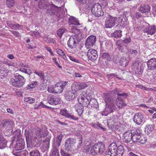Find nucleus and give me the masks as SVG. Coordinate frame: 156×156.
<instances>
[{
	"mask_svg": "<svg viewBox=\"0 0 156 156\" xmlns=\"http://www.w3.org/2000/svg\"><path fill=\"white\" fill-rule=\"evenodd\" d=\"M68 82L61 81L57 83L55 86L54 90L56 94H60L62 92Z\"/></svg>",
	"mask_w": 156,
	"mask_h": 156,
	"instance_id": "obj_11",
	"label": "nucleus"
},
{
	"mask_svg": "<svg viewBox=\"0 0 156 156\" xmlns=\"http://www.w3.org/2000/svg\"><path fill=\"white\" fill-rule=\"evenodd\" d=\"M36 138L37 139L38 138L40 140H41L42 137H44L47 136V130L45 127L41 129L38 128L36 130Z\"/></svg>",
	"mask_w": 156,
	"mask_h": 156,
	"instance_id": "obj_12",
	"label": "nucleus"
},
{
	"mask_svg": "<svg viewBox=\"0 0 156 156\" xmlns=\"http://www.w3.org/2000/svg\"><path fill=\"white\" fill-rule=\"evenodd\" d=\"M14 125V122L9 119L3 120L0 125L2 130L4 131L12 130Z\"/></svg>",
	"mask_w": 156,
	"mask_h": 156,
	"instance_id": "obj_4",
	"label": "nucleus"
},
{
	"mask_svg": "<svg viewBox=\"0 0 156 156\" xmlns=\"http://www.w3.org/2000/svg\"><path fill=\"white\" fill-rule=\"evenodd\" d=\"M69 25H74L76 26H80L81 24L79 21L75 17L71 16L69 19Z\"/></svg>",
	"mask_w": 156,
	"mask_h": 156,
	"instance_id": "obj_25",
	"label": "nucleus"
},
{
	"mask_svg": "<svg viewBox=\"0 0 156 156\" xmlns=\"http://www.w3.org/2000/svg\"><path fill=\"white\" fill-rule=\"evenodd\" d=\"M122 139L125 142L131 143L132 141V133L130 131L125 133L123 135Z\"/></svg>",
	"mask_w": 156,
	"mask_h": 156,
	"instance_id": "obj_17",
	"label": "nucleus"
},
{
	"mask_svg": "<svg viewBox=\"0 0 156 156\" xmlns=\"http://www.w3.org/2000/svg\"><path fill=\"white\" fill-rule=\"evenodd\" d=\"M122 31L120 30H115L112 36L117 38H120L122 35Z\"/></svg>",
	"mask_w": 156,
	"mask_h": 156,
	"instance_id": "obj_34",
	"label": "nucleus"
},
{
	"mask_svg": "<svg viewBox=\"0 0 156 156\" xmlns=\"http://www.w3.org/2000/svg\"><path fill=\"white\" fill-rule=\"evenodd\" d=\"M151 8L148 5L140 6L139 8L140 11L142 13L148 12L150 10Z\"/></svg>",
	"mask_w": 156,
	"mask_h": 156,
	"instance_id": "obj_27",
	"label": "nucleus"
},
{
	"mask_svg": "<svg viewBox=\"0 0 156 156\" xmlns=\"http://www.w3.org/2000/svg\"><path fill=\"white\" fill-rule=\"evenodd\" d=\"M60 114L70 119L74 120H77L79 119L78 117L74 116V115L72 113H68L67 110L66 109L61 110L60 112Z\"/></svg>",
	"mask_w": 156,
	"mask_h": 156,
	"instance_id": "obj_16",
	"label": "nucleus"
},
{
	"mask_svg": "<svg viewBox=\"0 0 156 156\" xmlns=\"http://www.w3.org/2000/svg\"><path fill=\"white\" fill-rule=\"evenodd\" d=\"M104 98L106 104L110 103L113 104L114 102L113 98L110 94H105L104 95Z\"/></svg>",
	"mask_w": 156,
	"mask_h": 156,
	"instance_id": "obj_26",
	"label": "nucleus"
},
{
	"mask_svg": "<svg viewBox=\"0 0 156 156\" xmlns=\"http://www.w3.org/2000/svg\"><path fill=\"white\" fill-rule=\"evenodd\" d=\"M50 139L49 138H47L43 142V144L44 146L46 148H48L49 147Z\"/></svg>",
	"mask_w": 156,
	"mask_h": 156,
	"instance_id": "obj_45",
	"label": "nucleus"
},
{
	"mask_svg": "<svg viewBox=\"0 0 156 156\" xmlns=\"http://www.w3.org/2000/svg\"><path fill=\"white\" fill-rule=\"evenodd\" d=\"M71 32L74 34H75V35H77L78 37L79 35H81L80 30L77 27H74L72 29Z\"/></svg>",
	"mask_w": 156,
	"mask_h": 156,
	"instance_id": "obj_35",
	"label": "nucleus"
},
{
	"mask_svg": "<svg viewBox=\"0 0 156 156\" xmlns=\"http://www.w3.org/2000/svg\"><path fill=\"white\" fill-rule=\"evenodd\" d=\"M69 58L70 60L71 61L76 62V63L79 62V61L78 59L75 58L74 57H72L71 56H69Z\"/></svg>",
	"mask_w": 156,
	"mask_h": 156,
	"instance_id": "obj_63",
	"label": "nucleus"
},
{
	"mask_svg": "<svg viewBox=\"0 0 156 156\" xmlns=\"http://www.w3.org/2000/svg\"><path fill=\"white\" fill-rule=\"evenodd\" d=\"M139 64L138 62H135L133 63L132 67L134 71L137 72L139 71Z\"/></svg>",
	"mask_w": 156,
	"mask_h": 156,
	"instance_id": "obj_37",
	"label": "nucleus"
},
{
	"mask_svg": "<svg viewBox=\"0 0 156 156\" xmlns=\"http://www.w3.org/2000/svg\"><path fill=\"white\" fill-rule=\"evenodd\" d=\"M117 18L108 15L105 22V26L106 28H111L115 24Z\"/></svg>",
	"mask_w": 156,
	"mask_h": 156,
	"instance_id": "obj_8",
	"label": "nucleus"
},
{
	"mask_svg": "<svg viewBox=\"0 0 156 156\" xmlns=\"http://www.w3.org/2000/svg\"><path fill=\"white\" fill-rule=\"evenodd\" d=\"M101 57L108 60H110L111 58L109 54L108 53L104 52L101 55Z\"/></svg>",
	"mask_w": 156,
	"mask_h": 156,
	"instance_id": "obj_48",
	"label": "nucleus"
},
{
	"mask_svg": "<svg viewBox=\"0 0 156 156\" xmlns=\"http://www.w3.org/2000/svg\"><path fill=\"white\" fill-rule=\"evenodd\" d=\"M147 139L143 136H141L132 133V141L135 143H139L144 144L146 142Z\"/></svg>",
	"mask_w": 156,
	"mask_h": 156,
	"instance_id": "obj_9",
	"label": "nucleus"
},
{
	"mask_svg": "<svg viewBox=\"0 0 156 156\" xmlns=\"http://www.w3.org/2000/svg\"><path fill=\"white\" fill-rule=\"evenodd\" d=\"M109 109L110 110V112H113L115 109L116 107L114 105L111 104L108 106Z\"/></svg>",
	"mask_w": 156,
	"mask_h": 156,
	"instance_id": "obj_52",
	"label": "nucleus"
},
{
	"mask_svg": "<svg viewBox=\"0 0 156 156\" xmlns=\"http://www.w3.org/2000/svg\"><path fill=\"white\" fill-rule=\"evenodd\" d=\"M78 85V84L77 82L73 83L71 86V91L73 93H76V92L80 90Z\"/></svg>",
	"mask_w": 156,
	"mask_h": 156,
	"instance_id": "obj_30",
	"label": "nucleus"
},
{
	"mask_svg": "<svg viewBox=\"0 0 156 156\" xmlns=\"http://www.w3.org/2000/svg\"><path fill=\"white\" fill-rule=\"evenodd\" d=\"M138 53V51L137 50L133 49H129V54L132 55L133 56H136Z\"/></svg>",
	"mask_w": 156,
	"mask_h": 156,
	"instance_id": "obj_46",
	"label": "nucleus"
},
{
	"mask_svg": "<svg viewBox=\"0 0 156 156\" xmlns=\"http://www.w3.org/2000/svg\"><path fill=\"white\" fill-rule=\"evenodd\" d=\"M61 154L62 156H71L70 154L64 151H61Z\"/></svg>",
	"mask_w": 156,
	"mask_h": 156,
	"instance_id": "obj_64",
	"label": "nucleus"
},
{
	"mask_svg": "<svg viewBox=\"0 0 156 156\" xmlns=\"http://www.w3.org/2000/svg\"><path fill=\"white\" fill-rule=\"evenodd\" d=\"M62 6L59 5L56 6L53 4H50L49 5V8H50V10L49 11L51 15H56L58 16L59 12L60 11Z\"/></svg>",
	"mask_w": 156,
	"mask_h": 156,
	"instance_id": "obj_15",
	"label": "nucleus"
},
{
	"mask_svg": "<svg viewBox=\"0 0 156 156\" xmlns=\"http://www.w3.org/2000/svg\"><path fill=\"white\" fill-rule=\"evenodd\" d=\"M52 156H59V152L57 149H54L52 152Z\"/></svg>",
	"mask_w": 156,
	"mask_h": 156,
	"instance_id": "obj_51",
	"label": "nucleus"
},
{
	"mask_svg": "<svg viewBox=\"0 0 156 156\" xmlns=\"http://www.w3.org/2000/svg\"><path fill=\"white\" fill-rule=\"evenodd\" d=\"M37 81H35L33 83H32L29 85H28V87L29 88H33L37 86Z\"/></svg>",
	"mask_w": 156,
	"mask_h": 156,
	"instance_id": "obj_50",
	"label": "nucleus"
},
{
	"mask_svg": "<svg viewBox=\"0 0 156 156\" xmlns=\"http://www.w3.org/2000/svg\"><path fill=\"white\" fill-rule=\"evenodd\" d=\"M25 142L22 139H20L16 141L15 149L16 151H19L24 148Z\"/></svg>",
	"mask_w": 156,
	"mask_h": 156,
	"instance_id": "obj_21",
	"label": "nucleus"
},
{
	"mask_svg": "<svg viewBox=\"0 0 156 156\" xmlns=\"http://www.w3.org/2000/svg\"><path fill=\"white\" fill-rule=\"evenodd\" d=\"M56 51L57 53L60 55L61 56L62 55H63V54L64 53V52L61 49H57Z\"/></svg>",
	"mask_w": 156,
	"mask_h": 156,
	"instance_id": "obj_62",
	"label": "nucleus"
},
{
	"mask_svg": "<svg viewBox=\"0 0 156 156\" xmlns=\"http://www.w3.org/2000/svg\"><path fill=\"white\" fill-rule=\"evenodd\" d=\"M19 26H20V25L18 24H12V25L10 26V27L13 29H16Z\"/></svg>",
	"mask_w": 156,
	"mask_h": 156,
	"instance_id": "obj_61",
	"label": "nucleus"
},
{
	"mask_svg": "<svg viewBox=\"0 0 156 156\" xmlns=\"http://www.w3.org/2000/svg\"><path fill=\"white\" fill-rule=\"evenodd\" d=\"M96 41V37L94 35H90L87 38L85 43V46L87 49L94 46Z\"/></svg>",
	"mask_w": 156,
	"mask_h": 156,
	"instance_id": "obj_10",
	"label": "nucleus"
},
{
	"mask_svg": "<svg viewBox=\"0 0 156 156\" xmlns=\"http://www.w3.org/2000/svg\"><path fill=\"white\" fill-rule=\"evenodd\" d=\"M108 106L105 108L104 111L102 112V115H107L109 113H111L112 112H110V110L109 109Z\"/></svg>",
	"mask_w": 156,
	"mask_h": 156,
	"instance_id": "obj_49",
	"label": "nucleus"
},
{
	"mask_svg": "<svg viewBox=\"0 0 156 156\" xmlns=\"http://www.w3.org/2000/svg\"><path fill=\"white\" fill-rule=\"evenodd\" d=\"M15 4L14 0H6V4L8 7H13Z\"/></svg>",
	"mask_w": 156,
	"mask_h": 156,
	"instance_id": "obj_40",
	"label": "nucleus"
},
{
	"mask_svg": "<svg viewBox=\"0 0 156 156\" xmlns=\"http://www.w3.org/2000/svg\"><path fill=\"white\" fill-rule=\"evenodd\" d=\"M153 129V127L151 125L147 124L145 127V132L148 134L151 133Z\"/></svg>",
	"mask_w": 156,
	"mask_h": 156,
	"instance_id": "obj_29",
	"label": "nucleus"
},
{
	"mask_svg": "<svg viewBox=\"0 0 156 156\" xmlns=\"http://www.w3.org/2000/svg\"><path fill=\"white\" fill-rule=\"evenodd\" d=\"M92 125L93 127L96 128L98 129H101L104 131H105L106 130V129L104 127H103V126L101 124L98 122H97L96 123H92Z\"/></svg>",
	"mask_w": 156,
	"mask_h": 156,
	"instance_id": "obj_32",
	"label": "nucleus"
},
{
	"mask_svg": "<svg viewBox=\"0 0 156 156\" xmlns=\"http://www.w3.org/2000/svg\"><path fill=\"white\" fill-rule=\"evenodd\" d=\"M78 100L79 103L83 105V107L87 106L93 101L96 102L95 100L93 99L89 101L86 97H84L83 94H80V96L78 98Z\"/></svg>",
	"mask_w": 156,
	"mask_h": 156,
	"instance_id": "obj_14",
	"label": "nucleus"
},
{
	"mask_svg": "<svg viewBox=\"0 0 156 156\" xmlns=\"http://www.w3.org/2000/svg\"><path fill=\"white\" fill-rule=\"evenodd\" d=\"M131 41V39L130 38H127L125 39L123 41H122L121 43V45H122V44H127L130 42Z\"/></svg>",
	"mask_w": 156,
	"mask_h": 156,
	"instance_id": "obj_55",
	"label": "nucleus"
},
{
	"mask_svg": "<svg viewBox=\"0 0 156 156\" xmlns=\"http://www.w3.org/2000/svg\"><path fill=\"white\" fill-rule=\"evenodd\" d=\"M74 108L79 115L80 116L83 111V106L79 103L74 106Z\"/></svg>",
	"mask_w": 156,
	"mask_h": 156,
	"instance_id": "obj_24",
	"label": "nucleus"
},
{
	"mask_svg": "<svg viewBox=\"0 0 156 156\" xmlns=\"http://www.w3.org/2000/svg\"><path fill=\"white\" fill-rule=\"evenodd\" d=\"M62 135L61 134L58 135L57 136V140L56 142L58 144V147H59L60 145V143L62 141Z\"/></svg>",
	"mask_w": 156,
	"mask_h": 156,
	"instance_id": "obj_43",
	"label": "nucleus"
},
{
	"mask_svg": "<svg viewBox=\"0 0 156 156\" xmlns=\"http://www.w3.org/2000/svg\"><path fill=\"white\" fill-rule=\"evenodd\" d=\"M48 92L49 93H56L55 91V90H54V87H51L48 88Z\"/></svg>",
	"mask_w": 156,
	"mask_h": 156,
	"instance_id": "obj_59",
	"label": "nucleus"
},
{
	"mask_svg": "<svg viewBox=\"0 0 156 156\" xmlns=\"http://www.w3.org/2000/svg\"><path fill=\"white\" fill-rule=\"evenodd\" d=\"M78 84V86L80 90L84 89L87 87V85L84 82H77Z\"/></svg>",
	"mask_w": 156,
	"mask_h": 156,
	"instance_id": "obj_41",
	"label": "nucleus"
},
{
	"mask_svg": "<svg viewBox=\"0 0 156 156\" xmlns=\"http://www.w3.org/2000/svg\"><path fill=\"white\" fill-rule=\"evenodd\" d=\"M156 29L154 26H151L147 27L143 30L145 33H147L148 34H153L156 31Z\"/></svg>",
	"mask_w": 156,
	"mask_h": 156,
	"instance_id": "obj_23",
	"label": "nucleus"
},
{
	"mask_svg": "<svg viewBox=\"0 0 156 156\" xmlns=\"http://www.w3.org/2000/svg\"><path fill=\"white\" fill-rule=\"evenodd\" d=\"M142 130L140 128H139L137 129L136 131L133 132V133H136L137 134L141 135L142 134Z\"/></svg>",
	"mask_w": 156,
	"mask_h": 156,
	"instance_id": "obj_56",
	"label": "nucleus"
},
{
	"mask_svg": "<svg viewBox=\"0 0 156 156\" xmlns=\"http://www.w3.org/2000/svg\"><path fill=\"white\" fill-rule=\"evenodd\" d=\"M26 80L22 76L18 75L14 76L11 79L9 83L11 85L15 87L20 88L25 83Z\"/></svg>",
	"mask_w": 156,
	"mask_h": 156,
	"instance_id": "obj_2",
	"label": "nucleus"
},
{
	"mask_svg": "<svg viewBox=\"0 0 156 156\" xmlns=\"http://www.w3.org/2000/svg\"><path fill=\"white\" fill-rule=\"evenodd\" d=\"M65 98L69 101H72L76 98L77 97V93L72 92L71 91H69L66 92L64 94Z\"/></svg>",
	"mask_w": 156,
	"mask_h": 156,
	"instance_id": "obj_20",
	"label": "nucleus"
},
{
	"mask_svg": "<svg viewBox=\"0 0 156 156\" xmlns=\"http://www.w3.org/2000/svg\"><path fill=\"white\" fill-rule=\"evenodd\" d=\"M144 120L143 115L140 113H136L133 118V121L138 125H140L143 122Z\"/></svg>",
	"mask_w": 156,
	"mask_h": 156,
	"instance_id": "obj_19",
	"label": "nucleus"
},
{
	"mask_svg": "<svg viewBox=\"0 0 156 156\" xmlns=\"http://www.w3.org/2000/svg\"><path fill=\"white\" fill-rule=\"evenodd\" d=\"M60 99L58 97L51 96L49 97L48 101L51 105H57L60 102Z\"/></svg>",
	"mask_w": 156,
	"mask_h": 156,
	"instance_id": "obj_22",
	"label": "nucleus"
},
{
	"mask_svg": "<svg viewBox=\"0 0 156 156\" xmlns=\"http://www.w3.org/2000/svg\"><path fill=\"white\" fill-rule=\"evenodd\" d=\"M6 145L5 140L3 137L0 134V149H2L4 148Z\"/></svg>",
	"mask_w": 156,
	"mask_h": 156,
	"instance_id": "obj_31",
	"label": "nucleus"
},
{
	"mask_svg": "<svg viewBox=\"0 0 156 156\" xmlns=\"http://www.w3.org/2000/svg\"><path fill=\"white\" fill-rule=\"evenodd\" d=\"M67 32V30L65 28H60L57 31V35L60 38H61L62 34Z\"/></svg>",
	"mask_w": 156,
	"mask_h": 156,
	"instance_id": "obj_36",
	"label": "nucleus"
},
{
	"mask_svg": "<svg viewBox=\"0 0 156 156\" xmlns=\"http://www.w3.org/2000/svg\"><path fill=\"white\" fill-rule=\"evenodd\" d=\"M105 150V144L102 142L95 144L91 148L90 152L94 155L98 154H101Z\"/></svg>",
	"mask_w": 156,
	"mask_h": 156,
	"instance_id": "obj_3",
	"label": "nucleus"
},
{
	"mask_svg": "<svg viewBox=\"0 0 156 156\" xmlns=\"http://www.w3.org/2000/svg\"><path fill=\"white\" fill-rule=\"evenodd\" d=\"M34 73L39 76L43 77L44 76L43 73L41 71H39L37 70H35Z\"/></svg>",
	"mask_w": 156,
	"mask_h": 156,
	"instance_id": "obj_60",
	"label": "nucleus"
},
{
	"mask_svg": "<svg viewBox=\"0 0 156 156\" xmlns=\"http://www.w3.org/2000/svg\"><path fill=\"white\" fill-rule=\"evenodd\" d=\"M30 156H40V154L37 150H34L30 152Z\"/></svg>",
	"mask_w": 156,
	"mask_h": 156,
	"instance_id": "obj_42",
	"label": "nucleus"
},
{
	"mask_svg": "<svg viewBox=\"0 0 156 156\" xmlns=\"http://www.w3.org/2000/svg\"><path fill=\"white\" fill-rule=\"evenodd\" d=\"M80 41V39L77 35H72L68 41L67 44L70 48H76Z\"/></svg>",
	"mask_w": 156,
	"mask_h": 156,
	"instance_id": "obj_6",
	"label": "nucleus"
},
{
	"mask_svg": "<svg viewBox=\"0 0 156 156\" xmlns=\"http://www.w3.org/2000/svg\"><path fill=\"white\" fill-rule=\"evenodd\" d=\"M108 151H106L105 156H116L118 147L116 143H113L108 147Z\"/></svg>",
	"mask_w": 156,
	"mask_h": 156,
	"instance_id": "obj_7",
	"label": "nucleus"
},
{
	"mask_svg": "<svg viewBox=\"0 0 156 156\" xmlns=\"http://www.w3.org/2000/svg\"><path fill=\"white\" fill-rule=\"evenodd\" d=\"M87 56L89 59L94 61L98 57L97 51L93 49H89L87 52Z\"/></svg>",
	"mask_w": 156,
	"mask_h": 156,
	"instance_id": "obj_13",
	"label": "nucleus"
},
{
	"mask_svg": "<svg viewBox=\"0 0 156 156\" xmlns=\"http://www.w3.org/2000/svg\"><path fill=\"white\" fill-rule=\"evenodd\" d=\"M79 140L78 144L76 147L75 145L76 143V140L73 138H68L66 140L64 147L66 150L67 151H71L75 148L76 149L79 148L81 146L82 143L83 137L81 135L79 136Z\"/></svg>",
	"mask_w": 156,
	"mask_h": 156,
	"instance_id": "obj_1",
	"label": "nucleus"
},
{
	"mask_svg": "<svg viewBox=\"0 0 156 156\" xmlns=\"http://www.w3.org/2000/svg\"><path fill=\"white\" fill-rule=\"evenodd\" d=\"M118 94L119 96L117 97L118 100H122L123 98H126L128 96L127 94L126 93H122Z\"/></svg>",
	"mask_w": 156,
	"mask_h": 156,
	"instance_id": "obj_44",
	"label": "nucleus"
},
{
	"mask_svg": "<svg viewBox=\"0 0 156 156\" xmlns=\"http://www.w3.org/2000/svg\"><path fill=\"white\" fill-rule=\"evenodd\" d=\"M116 153V156H122L123 153V148L121 145L118 147Z\"/></svg>",
	"mask_w": 156,
	"mask_h": 156,
	"instance_id": "obj_33",
	"label": "nucleus"
},
{
	"mask_svg": "<svg viewBox=\"0 0 156 156\" xmlns=\"http://www.w3.org/2000/svg\"><path fill=\"white\" fill-rule=\"evenodd\" d=\"M113 91L115 94H117V97L119 96L118 94H121V93H122L121 90L117 89H115Z\"/></svg>",
	"mask_w": 156,
	"mask_h": 156,
	"instance_id": "obj_54",
	"label": "nucleus"
},
{
	"mask_svg": "<svg viewBox=\"0 0 156 156\" xmlns=\"http://www.w3.org/2000/svg\"><path fill=\"white\" fill-rule=\"evenodd\" d=\"M147 64L149 70H153L156 68V58H151L147 62Z\"/></svg>",
	"mask_w": 156,
	"mask_h": 156,
	"instance_id": "obj_18",
	"label": "nucleus"
},
{
	"mask_svg": "<svg viewBox=\"0 0 156 156\" xmlns=\"http://www.w3.org/2000/svg\"><path fill=\"white\" fill-rule=\"evenodd\" d=\"M21 156H28V153L27 151H20Z\"/></svg>",
	"mask_w": 156,
	"mask_h": 156,
	"instance_id": "obj_58",
	"label": "nucleus"
},
{
	"mask_svg": "<svg viewBox=\"0 0 156 156\" xmlns=\"http://www.w3.org/2000/svg\"><path fill=\"white\" fill-rule=\"evenodd\" d=\"M119 58L118 55H115L113 57V62L114 63L117 64L119 62Z\"/></svg>",
	"mask_w": 156,
	"mask_h": 156,
	"instance_id": "obj_53",
	"label": "nucleus"
},
{
	"mask_svg": "<svg viewBox=\"0 0 156 156\" xmlns=\"http://www.w3.org/2000/svg\"><path fill=\"white\" fill-rule=\"evenodd\" d=\"M19 70L22 72L27 74L29 75L32 73L31 70L29 69H25L22 68L20 69Z\"/></svg>",
	"mask_w": 156,
	"mask_h": 156,
	"instance_id": "obj_39",
	"label": "nucleus"
},
{
	"mask_svg": "<svg viewBox=\"0 0 156 156\" xmlns=\"http://www.w3.org/2000/svg\"><path fill=\"white\" fill-rule=\"evenodd\" d=\"M91 12L93 15L98 17L102 16L104 14L102 6L98 3H95L93 5L91 9Z\"/></svg>",
	"mask_w": 156,
	"mask_h": 156,
	"instance_id": "obj_5",
	"label": "nucleus"
},
{
	"mask_svg": "<svg viewBox=\"0 0 156 156\" xmlns=\"http://www.w3.org/2000/svg\"><path fill=\"white\" fill-rule=\"evenodd\" d=\"M24 101L30 104L33 103L35 102V99L31 97H28L24 98Z\"/></svg>",
	"mask_w": 156,
	"mask_h": 156,
	"instance_id": "obj_38",
	"label": "nucleus"
},
{
	"mask_svg": "<svg viewBox=\"0 0 156 156\" xmlns=\"http://www.w3.org/2000/svg\"><path fill=\"white\" fill-rule=\"evenodd\" d=\"M118 100L119 101L116 100V101H115V102H117V105L119 108H121L122 106H124L125 104L123 103L122 100Z\"/></svg>",
	"mask_w": 156,
	"mask_h": 156,
	"instance_id": "obj_47",
	"label": "nucleus"
},
{
	"mask_svg": "<svg viewBox=\"0 0 156 156\" xmlns=\"http://www.w3.org/2000/svg\"><path fill=\"white\" fill-rule=\"evenodd\" d=\"M119 23L120 25L123 27H125L127 24V21L125 17H120L119 20Z\"/></svg>",
	"mask_w": 156,
	"mask_h": 156,
	"instance_id": "obj_28",
	"label": "nucleus"
},
{
	"mask_svg": "<svg viewBox=\"0 0 156 156\" xmlns=\"http://www.w3.org/2000/svg\"><path fill=\"white\" fill-rule=\"evenodd\" d=\"M52 60L54 62L55 64L59 68H62V67L61 66L56 60V58L55 57L53 58H52Z\"/></svg>",
	"mask_w": 156,
	"mask_h": 156,
	"instance_id": "obj_57",
	"label": "nucleus"
}]
</instances>
